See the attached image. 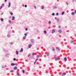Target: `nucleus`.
I'll return each instance as SVG.
<instances>
[{
    "mask_svg": "<svg viewBox=\"0 0 76 76\" xmlns=\"http://www.w3.org/2000/svg\"><path fill=\"white\" fill-rule=\"evenodd\" d=\"M5 2H6V1H7V0H5Z\"/></svg>",
    "mask_w": 76,
    "mask_h": 76,
    "instance_id": "obj_47",
    "label": "nucleus"
},
{
    "mask_svg": "<svg viewBox=\"0 0 76 76\" xmlns=\"http://www.w3.org/2000/svg\"><path fill=\"white\" fill-rule=\"evenodd\" d=\"M32 55L33 56H34V55H35V53H32Z\"/></svg>",
    "mask_w": 76,
    "mask_h": 76,
    "instance_id": "obj_25",
    "label": "nucleus"
},
{
    "mask_svg": "<svg viewBox=\"0 0 76 76\" xmlns=\"http://www.w3.org/2000/svg\"><path fill=\"white\" fill-rule=\"evenodd\" d=\"M52 33H54V32H55V30H53L52 31Z\"/></svg>",
    "mask_w": 76,
    "mask_h": 76,
    "instance_id": "obj_11",
    "label": "nucleus"
},
{
    "mask_svg": "<svg viewBox=\"0 0 76 76\" xmlns=\"http://www.w3.org/2000/svg\"><path fill=\"white\" fill-rule=\"evenodd\" d=\"M7 37H10V35L8 34L7 35Z\"/></svg>",
    "mask_w": 76,
    "mask_h": 76,
    "instance_id": "obj_28",
    "label": "nucleus"
},
{
    "mask_svg": "<svg viewBox=\"0 0 76 76\" xmlns=\"http://www.w3.org/2000/svg\"><path fill=\"white\" fill-rule=\"evenodd\" d=\"M40 57V56L39 55H37V58H39V57Z\"/></svg>",
    "mask_w": 76,
    "mask_h": 76,
    "instance_id": "obj_22",
    "label": "nucleus"
},
{
    "mask_svg": "<svg viewBox=\"0 0 76 76\" xmlns=\"http://www.w3.org/2000/svg\"><path fill=\"white\" fill-rule=\"evenodd\" d=\"M75 13H76V10H75Z\"/></svg>",
    "mask_w": 76,
    "mask_h": 76,
    "instance_id": "obj_48",
    "label": "nucleus"
},
{
    "mask_svg": "<svg viewBox=\"0 0 76 76\" xmlns=\"http://www.w3.org/2000/svg\"><path fill=\"white\" fill-rule=\"evenodd\" d=\"M58 32L60 33H61V32H62V31L61 30H58Z\"/></svg>",
    "mask_w": 76,
    "mask_h": 76,
    "instance_id": "obj_4",
    "label": "nucleus"
},
{
    "mask_svg": "<svg viewBox=\"0 0 76 76\" xmlns=\"http://www.w3.org/2000/svg\"><path fill=\"white\" fill-rule=\"evenodd\" d=\"M65 74H66V73H62V76H64V75H65Z\"/></svg>",
    "mask_w": 76,
    "mask_h": 76,
    "instance_id": "obj_16",
    "label": "nucleus"
},
{
    "mask_svg": "<svg viewBox=\"0 0 76 76\" xmlns=\"http://www.w3.org/2000/svg\"><path fill=\"white\" fill-rule=\"evenodd\" d=\"M64 14V12H62L61 15H63Z\"/></svg>",
    "mask_w": 76,
    "mask_h": 76,
    "instance_id": "obj_15",
    "label": "nucleus"
},
{
    "mask_svg": "<svg viewBox=\"0 0 76 76\" xmlns=\"http://www.w3.org/2000/svg\"><path fill=\"white\" fill-rule=\"evenodd\" d=\"M17 75H19V73H18V74H17Z\"/></svg>",
    "mask_w": 76,
    "mask_h": 76,
    "instance_id": "obj_45",
    "label": "nucleus"
},
{
    "mask_svg": "<svg viewBox=\"0 0 76 76\" xmlns=\"http://www.w3.org/2000/svg\"><path fill=\"white\" fill-rule=\"evenodd\" d=\"M34 7L35 9H36V6H34Z\"/></svg>",
    "mask_w": 76,
    "mask_h": 76,
    "instance_id": "obj_43",
    "label": "nucleus"
},
{
    "mask_svg": "<svg viewBox=\"0 0 76 76\" xmlns=\"http://www.w3.org/2000/svg\"><path fill=\"white\" fill-rule=\"evenodd\" d=\"M8 22H9V23H10V22H11V21L10 20Z\"/></svg>",
    "mask_w": 76,
    "mask_h": 76,
    "instance_id": "obj_40",
    "label": "nucleus"
},
{
    "mask_svg": "<svg viewBox=\"0 0 76 76\" xmlns=\"http://www.w3.org/2000/svg\"><path fill=\"white\" fill-rule=\"evenodd\" d=\"M44 34H47V31H44Z\"/></svg>",
    "mask_w": 76,
    "mask_h": 76,
    "instance_id": "obj_18",
    "label": "nucleus"
},
{
    "mask_svg": "<svg viewBox=\"0 0 76 76\" xmlns=\"http://www.w3.org/2000/svg\"><path fill=\"white\" fill-rule=\"evenodd\" d=\"M54 58L56 61H57V60H59L60 59V58H57V56H55Z\"/></svg>",
    "mask_w": 76,
    "mask_h": 76,
    "instance_id": "obj_1",
    "label": "nucleus"
},
{
    "mask_svg": "<svg viewBox=\"0 0 76 76\" xmlns=\"http://www.w3.org/2000/svg\"><path fill=\"white\" fill-rule=\"evenodd\" d=\"M31 42H34V40L33 39H31Z\"/></svg>",
    "mask_w": 76,
    "mask_h": 76,
    "instance_id": "obj_3",
    "label": "nucleus"
},
{
    "mask_svg": "<svg viewBox=\"0 0 76 76\" xmlns=\"http://www.w3.org/2000/svg\"><path fill=\"white\" fill-rule=\"evenodd\" d=\"M12 28H13V27H12L11 28V29H12Z\"/></svg>",
    "mask_w": 76,
    "mask_h": 76,
    "instance_id": "obj_52",
    "label": "nucleus"
},
{
    "mask_svg": "<svg viewBox=\"0 0 76 76\" xmlns=\"http://www.w3.org/2000/svg\"><path fill=\"white\" fill-rule=\"evenodd\" d=\"M23 73H25V70H23Z\"/></svg>",
    "mask_w": 76,
    "mask_h": 76,
    "instance_id": "obj_35",
    "label": "nucleus"
},
{
    "mask_svg": "<svg viewBox=\"0 0 76 76\" xmlns=\"http://www.w3.org/2000/svg\"><path fill=\"white\" fill-rule=\"evenodd\" d=\"M48 23L49 24H51V22L50 21H49L48 22Z\"/></svg>",
    "mask_w": 76,
    "mask_h": 76,
    "instance_id": "obj_23",
    "label": "nucleus"
},
{
    "mask_svg": "<svg viewBox=\"0 0 76 76\" xmlns=\"http://www.w3.org/2000/svg\"><path fill=\"white\" fill-rule=\"evenodd\" d=\"M10 72H11V73L12 72H13V71L11 70V71H10Z\"/></svg>",
    "mask_w": 76,
    "mask_h": 76,
    "instance_id": "obj_38",
    "label": "nucleus"
},
{
    "mask_svg": "<svg viewBox=\"0 0 76 76\" xmlns=\"http://www.w3.org/2000/svg\"><path fill=\"white\" fill-rule=\"evenodd\" d=\"M75 0H73V1H75Z\"/></svg>",
    "mask_w": 76,
    "mask_h": 76,
    "instance_id": "obj_55",
    "label": "nucleus"
},
{
    "mask_svg": "<svg viewBox=\"0 0 76 76\" xmlns=\"http://www.w3.org/2000/svg\"><path fill=\"white\" fill-rule=\"evenodd\" d=\"M10 6H11V3H10V2H9L8 7H10Z\"/></svg>",
    "mask_w": 76,
    "mask_h": 76,
    "instance_id": "obj_2",
    "label": "nucleus"
},
{
    "mask_svg": "<svg viewBox=\"0 0 76 76\" xmlns=\"http://www.w3.org/2000/svg\"><path fill=\"white\" fill-rule=\"evenodd\" d=\"M2 68H4V67H3V66H2Z\"/></svg>",
    "mask_w": 76,
    "mask_h": 76,
    "instance_id": "obj_51",
    "label": "nucleus"
},
{
    "mask_svg": "<svg viewBox=\"0 0 76 76\" xmlns=\"http://www.w3.org/2000/svg\"><path fill=\"white\" fill-rule=\"evenodd\" d=\"M38 60V59H36L35 61L34 62V64H35V63H36L37 61V60Z\"/></svg>",
    "mask_w": 76,
    "mask_h": 76,
    "instance_id": "obj_14",
    "label": "nucleus"
},
{
    "mask_svg": "<svg viewBox=\"0 0 76 76\" xmlns=\"http://www.w3.org/2000/svg\"><path fill=\"white\" fill-rule=\"evenodd\" d=\"M66 4L68 5V3L67 2H66Z\"/></svg>",
    "mask_w": 76,
    "mask_h": 76,
    "instance_id": "obj_46",
    "label": "nucleus"
},
{
    "mask_svg": "<svg viewBox=\"0 0 76 76\" xmlns=\"http://www.w3.org/2000/svg\"><path fill=\"white\" fill-rule=\"evenodd\" d=\"M59 28H61L60 26H59Z\"/></svg>",
    "mask_w": 76,
    "mask_h": 76,
    "instance_id": "obj_50",
    "label": "nucleus"
},
{
    "mask_svg": "<svg viewBox=\"0 0 76 76\" xmlns=\"http://www.w3.org/2000/svg\"><path fill=\"white\" fill-rule=\"evenodd\" d=\"M42 9H44V6H42Z\"/></svg>",
    "mask_w": 76,
    "mask_h": 76,
    "instance_id": "obj_27",
    "label": "nucleus"
},
{
    "mask_svg": "<svg viewBox=\"0 0 76 76\" xmlns=\"http://www.w3.org/2000/svg\"><path fill=\"white\" fill-rule=\"evenodd\" d=\"M49 54H50V53H47V56H49Z\"/></svg>",
    "mask_w": 76,
    "mask_h": 76,
    "instance_id": "obj_26",
    "label": "nucleus"
},
{
    "mask_svg": "<svg viewBox=\"0 0 76 76\" xmlns=\"http://www.w3.org/2000/svg\"><path fill=\"white\" fill-rule=\"evenodd\" d=\"M2 9V6H1L0 8V10H1Z\"/></svg>",
    "mask_w": 76,
    "mask_h": 76,
    "instance_id": "obj_37",
    "label": "nucleus"
},
{
    "mask_svg": "<svg viewBox=\"0 0 76 76\" xmlns=\"http://www.w3.org/2000/svg\"><path fill=\"white\" fill-rule=\"evenodd\" d=\"M56 16H58V13H57L56 14Z\"/></svg>",
    "mask_w": 76,
    "mask_h": 76,
    "instance_id": "obj_29",
    "label": "nucleus"
},
{
    "mask_svg": "<svg viewBox=\"0 0 76 76\" xmlns=\"http://www.w3.org/2000/svg\"><path fill=\"white\" fill-rule=\"evenodd\" d=\"M26 31H28V28H26Z\"/></svg>",
    "mask_w": 76,
    "mask_h": 76,
    "instance_id": "obj_41",
    "label": "nucleus"
},
{
    "mask_svg": "<svg viewBox=\"0 0 76 76\" xmlns=\"http://www.w3.org/2000/svg\"><path fill=\"white\" fill-rule=\"evenodd\" d=\"M15 17H12V19L13 20H15Z\"/></svg>",
    "mask_w": 76,
    "mask_h": 76,
    "instance_id": "obj_8",
    "label": "nucleus"
},
{
    "mask_svg": "<svg viewBox=\"0 0 76 76\" xmlns=\"http://www.w3.org/2000/svg\"><path fill=\"white\" fill-rule=\"evenodd\" d=\"M31 46H32V45L31 44H29L28 45L29 48H31Z\"/></svg>",
    "mask_w": 76,
    "mask_h": 76,
    "instance_id": "obj_7",
    "label": "nucleus"
},
{
    "mask_svg": "<svg viewBox=\"0 0 76 76\" xmlns=\"http://www.w3.org/2000/svg\"><path fill=\"white\" fill-rule=\"evenodd\" d=\"M30 56H31V54H29L28 55V57H29Z\"/></svg>",
    "mask_w": 76,
    "mask_h": 76,
    "instance_id": "obj_32",
    "label": "nucleus"
},
{
    "mask_svg": "<svg viewBox=\"0 0 76 76\" xmlns=\"http://www.w3.org/2000/svg\"><path fill=\"white\" fill-rule=\"evenodd\" d=\"M27 7V5H25V7Z\"/></svg>",
    "mask_w": 76,
    "mask_h": 76,
    "instance_id": "obj_42",
    "label": "nucleus"
},
{
    "mask_svg": "<svg viewBox=\"0 0 76 76\" xmlns=\"http://www.w3.org/2000/svg\"><path fill=\"white\" fill-rule=\"evenodd\" d=\"M5 67H6V65H5Z\"/></svg>",
    "mask_w": 76,
    "mask_h": 76,
    "instance_id": "obj_53",
    "label": "nucleus"
},
{
    "mask_svg": "<svg viewBox=\"0 0 76 76\" xmlns=\"http://www.w3.org/2000/svg\"><path fill=\"white\" fill-rule=\"evenodd\" d=\"M56 48L57 50H58V51H60V48H59V47H56Z\"/></svg>",
    "mask_w": 76,
    "mask_h": 76,
    "instance_id": "obj_5",
    "label": "nucleus"
},
{
    "mask_svg": "<svg viewBox=\"0 0 76 76\" xmlns=\"http://www.w3.org/2000/svg\"><path fill=\"white\" fill-rule=\"evenodd\" d=\"M4 50L5 51V50H4Z\"/></svg>",
    "mask_w": 76,
    "mask_h": 76,
    "instance_id": "obj_54",
    "label": "nucleus"
},
{
    "mask_svg": "<svg viewBox=\"0 0 76 76\" xmlns=\"http://www.w3.org/2000/svg\"><path fill=\"white\" fill-rule=\"evenodd\" d=\"M74 42V41L73 40H72L71 41V43H73Z\"/></svg>",
    "mask_w": 76,
    "mask_h": 76,
    "instance_id": "obj_24",
    "label": "nucleus"
},
{
    "mask_svg": "<svg viewBox=\"0 0 76 76\" xmlns=\"http://www.w3.org/2000/svg\"><path fill=\"white\" fill-rule=\"evenodd\" d=\"M57 20L58 21V22H59V21H60V19H59L58 18L57 19Z\"/></svg>",
    "mask_w": 76,
    "mask_h": 76,
    "instance_id": "obj_13",
    "label": "nucleus"
},
{
    "mask_svg": "<svg viewBox=\"0 0 76 76\" xmlns=\"http://www.w3.org/2000/svg\"><path fill=\"white\" fill-rule=\"evenodd\" d=\"M1 21H2V22H3V18H1Z\"/></svg>",
    "mask_w": 76,
    "mask_h": 76,
    "instance_id": "obj_19",
    "label": "nucleus"
},
{
    "mask_svg": "<svg viewBox=\"0 0 76 76\" xmlns=\"http://www.w3.org/2000/svg\"><path fill=\"white\" fill-rule=\"evenodd\" d=\"M4 6V4H2V6Z\"/></svg>",
    "mask_w": 76,
    "mask_h": 76,
    "instance_id": "obj_49",
    "label": "nucleus"
},
{
    "mask_svg": "<svg viewBox=\"0 0 76 76\" xmlns=\"http://www.w3.org/2000/svg\"><path fill=\"white\" fill-rule=\"evenodd\" d=\"M26 38V36H24V37H23V39H25Z\"/></svg>",
    "mask_w": 76,
    "mask_h": 76,
    "instance_id": "obj_20",
    "label": "nucleus"
},
{
    "mask_svg": "<svg viewBox=\"0 0 76 76\" xmlns=\"http://www.w3.org/2000/svg\"><path fill=\"white\" fill-rule=\"evenodd\" d=\"M10 44H11V45H12V44H13V43H11Z\"/></svg>",
    "mask_w": 76,
    "mask_h": 76,
    "instance_id": "obj_44",
    "label": "nucleus"
},
{
    "mask_svg": "<svg viewBox=\"0 0 76 76\" xmlns=\"http://www.w3.org/2000/svg\"><path fill=\"white\" fill-rule=\"evenodd\" d=\"M15 63L11 64V66H15Z\"/></svg>",
    "mask_w": 76,
    "mask_h": 76,
    "instance_id": "obj_10",
    "label": "nucleus"
},
{
    "mask_svg": "<svg viewBox=\"0 0 76 76\" xmlns=\"http://www.w3.org/2000/svg\"><path fill=\"white\" fill-rule=\"evenodd\" d=\"M18 69V67L16 66H15L14 68V69L15 70H17V69Z\"/></svg>",
    "mask_w": 76,
    "mask_h": 76,
    "instance_id": "obj_6",
    "label": "nucleus"
},
{
    "mask_svg": "<svg viewBox=\"0 0 76 76\" xmlns=\"http://www.w3.org/2000/svg\"><path fill=\"white\" fill-rule=\"evenodd\" d=\"M10 14H11V15H13V13H12V12H10Z\"/></svg>",
    "mask_w": 76,
    "mask_h": 76,
    "instance_id": "obj_33",
    "label": "nucleus"
},
{
    "mask_svg": "<svg viewBox=\"0 0 76 76\" xmlns=\"http://www.w3.org/2000/svg\"><path fill=\"white\" fill-rule=\"evenodd\" d=\"M24 35L25 36H27V34H26L25 33L24 34Z\"/></svg>",
    "mask_w": 76,
    "mask_h": 76,
    "instance_id": "obj_39",
    "label": "nucleus"
},
{
    "mask_svg": "<svg viewBox=\"0 0 76 76\" xmlns=\"http://www.w3.org/2000/svg\"><path fill=\"white\" fill-rule=\"evenodd\" d=\"M16 58H14V59H13L14 61H16Z\"/></svg>",
    "mask_w": 76,
    "mask_h": 76,
    "instance_id": "obj_34",
    "label": "nucleus"
},
{
    "mask_svg": "<svg viewBox=\"0 0 76 76\" xmlns=\"http://www.w3.org/2000/svg\"><path fill=\"white\" fill-rule=\"evenodd\" d=\"M54 8H55V9H57V7L56 6H55L54 7Z\"/></svg>",
    "mask_w": 76,
    "mask_h": 76,
    "instance_id": "obj_36",
    "label": "nucleus"
},
{
    "mask_svg": "<svg viewBox=\"0 0 76 76\" xmlns=\"http://www.w3.org/2000/svg\"><path fill=\"white\" fill-rule=\"evenodd\" d=\"M52 50H53V51H54V50H55V49H54V48H53Z\"/></svg>",
    "mask_w": 76,
    "mask_h": 76,
    "instance_id": "obj_30",
    "label": "nucleus"
},
{
    "mask_svg": "<svg viewBox=\"0 0 76 76\" xmlns=\"http://www.w3.org/2000/svg\"><path fill=\"white\" fill-rule=\"evenodd\" d=\"M54 15H55V14H54V13H53L52 14V15L53 16H54Z\"/></svg>",
    "mask_w": 76,
    "mask_h": 76,
    "instance_id": "obj_31",
    "label": "nucleus"
},
{
    "mask_svg": "<svg viewBox=\"0 0 76 76\" xmlns=\"http://www.w3.org/2000/svg\"><path fill=\"white\" fill-rule=\"evenodd\" d=\"M64 60L65 61H67V58H66V57H65L64 58Z\"/></svg>",
    "mask_w": 76,
    "mask_h": 76,
    "instance_id": "obj_12",
    "label": "nucleus"
},
{
    "mask_svg": "<svg viewBox=\"0 0 76 76\" xmlns=\"http://www.w3.org/2000/svg\"><path fill=\"white\" fill-rule=\"evenodd\" d=\"M72 15H75V12H72Z\"/></svg>",
    "mask_w": 76,
    "mask_h": 76,
    "instance_id": "obj_17",
    "label": "nucleus"
},
{
    "mask_svg": "<svg viewBox=\"0 0 76 76\" xmlns=\"http://www.w3.org/2000/svg\"><path fill=\"white\" fill-rule=\"evenodd\" d=\"M18 51H16V54H17V55H18Z\"/></svg>",
    "mask_w": 76,
    "mask_h": 76,
    "instance_id": "obj_21",
    "label": "nucleus"
},
{
    "mask_svg": "<svg viewBox=\"0 0 76 76\" xmlns=\"http://www.w3.org/2000/svg\"><path fill=\"white\" fill-rule=\"evenodd\" d=\"M23 48H21V50L20 51V52H23Z\"/></svg>",
    "mask_w": 76,
    "mask_h": 76,
    "instance_id": "obj_9",
    "label": "nucleus"
}]
</instances>
